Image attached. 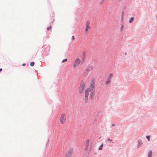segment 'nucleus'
<instances>
[{"mask_svg": "<svg viewBox=\"0 0 157 157\" xmlns=\"http://www.w3.org/2000/svg\"><path fill=\"white\" fill-rule=\"evenodd\" d=\"M95 84V79L94 78H92L90 81V86L87 88L85 91L84 93V102L86 103L88 101V97L89 95L90 98L92 99L94 96V85Z\"/></svg>", "mask_w": 157, "mask_h": 157, "instance_id": "1", "label": "nucleus"}, {"mask_svg": "<svg viewBox=\"0 0 157 157\" xmlns=\"http://www.w3.org/2000/svg\"><path fill=\"white\" fill-rule=\"evenodd\" d=\"M66 121V115L65 113H62L60 116V122L61 124H64Z\"/></svg>", "mask_w": 157, "mask_h": 157, "instance_id": "2", "label": "nucleus"}, {"mask_svg": "<svg viewBox=\"0 0 157 157\" xmlns=\"http://www.w3.org/2000/svg\"><path fill=\"white\" fill-rule=\"evenodd\" d=\"M85 86V84L84 82H82L81 83L78 90V91L79 94H82L83 93L84 90Z\"/></svg>", "mask_w": 157, "mask_h": 157, "instance_id": "3", "label": "nucleus"}, {"mask_svg": "<svg viewBox=\"0 0 157 157\" xmlns=\"http://www.w3.org/2000/svg\"><path fill=\"white\" fill-rule=\"evenodd\" d=\"M90 22L89 21H87L86 23V27L85 29V32L86 33H88V30L90 29Z\"/></svg>", "mask_w": 157, "mask_h": 157, "instance_id": "4", "label": "nucleus"}, {"mask_svg": "<svg viewBox=\"0 0 157 157\" xmlns=\"http://www.w3.org/2000/svg\"><path fill=\"white\" fill-rule=\"evenodd\" d=\"M81 63V60L78 58L75 60L73 64V67L75 68L78 66Z\"/></svg>", "mask_w": 157, "mask_h": 157, "instance_id": "5", "label": "nucleus"}, {"mask_svg": "<svg viewBox=\"0 0 157 157\" xmlns=\"http://www.w3.org/2000/svg\"><path fill=\"white\" fill-rule=\"evenodd\" d=\"M93 68V67L92 66H88L86 69V71H91Z\"/></svg>", "mask_w": 157, "mask_h": 157, "instance_id": "6", "label": "nucleus"}, {"mask_svg": "<svg viewBox=\"0 0 157 157\" xmlns=\"http://www.w3.org/2000/svg\"><path fill=\"white\" fill-rule=\"evenodd\" d=\"M90 142V140L89 139H88L86 140V147H88L89 145V143Z\"/></svg>", "mask_w": 157, "mask_h": 157, "instance_id": "7", "label": "nucleus"}, {"mask_svg": "<svg viewBox=\"0 0 157 157\" xmlns=\"http://www.w3.org/2000/svg\"><path fill=\"white\" fill-rule=\"evenodd\" d=\"M113 74L112 73H110L109 74L107 78L111 80V78L113 76Z\"/></svg>", "mask_w": 157, "mask_h": 157, "instance_id": "8", "label": "nucleus"}, {"mask_svg": "<svg viewBox=\"0 0 157 157\" xmlns=\"http://www.w3.org/2000/svg\"><path fill=\"white\" fill-rule=\"evenodd\" d=\"M111 80L107 78V80L106 81V83L108 85L109 84Z\"/></svg>", "mask_w": 157, "mask_h": 157, "instance_id": "9", "label": "nucleus"}, {"mask_svg": "<svg viewBox=\"0 0 157 157\" xmlns=\"http://www.w3.org/2000/svg\"><path fill=\"white\" fill-rule=\"evenodd\" d=\"M152 154V151H150L148 153V157H151Z\"/></svg>", "mask_w": 157, "mask_h": 157, "instance_id": "10", "label": "nucleus"}, {"mask_svg": "<svg viewBox=\"0 0 157 157\" xmlns=\"http://www.w3.org/2000/svg\"><path fill=\"white\" fill-rule=\"evenodd\" d=\"M134 20V18L133 17H132L130 19V20L129 21V22L130 23H131L132 22V21H133Z\"/></svg>", "mask_w": 157, "mask_h": 157, "instance_id": "11", "label": "nucleus"}, {"mask_svg": "<svg viewBox=\"0 0 157 157\" xmlns=\"http://www.w3.org/2000/svg\"><path fill=\"white\" fill-rule=\"evenodd\" d=\"M124 26L123 25H121V27H120V30L121 31H122L123 29V28H124Z\"/></svg>", "mask_w": 157, "mask_h": 157, "instance_id": "12", "label": "nucleus"}, {"mask_svg": "<svg viewBox=\"0 0 157 157\" xmlns=\"http://www.w3.org/2000/svg\"><path fill=\"white\" fill-rule=\"evenodd\" d=\"M103 146V144H102L101 145V146H100V147H99V150H101L102 149Z\"/></svg>", "mask_w": 157, "mask_h": 157, "instance_id": "13", "label": "nucleus"}, {"mask_svg": "<svg viewBox=\"0 0 157 157\" xmlns=\"http://www.w3.org/2000/svg\"><path fill=\"white\" fill-rule=\"evenodd\" d=\"M146 137L149 141H150V136H146Z\"/></svg>", "mask_w": 157, "mask_h": 157, "instance_id": "14", "label": "nucleus"}, {"mask_svg": "<svg viewBox=\"0 0 157 157\" xmlns=\"http://www.w3.org/2000/svg\"><path fill=\"white\" fill-rule=\"evenodd\" d=\"M30 65L31 66H33L34 65V62H32L30 63Z\"/></svg>", "mask_w": 157, "mask_h": 157, "instance_id": "15", "label": "nucleus"}, {"mask_svg": "<svg viewBox=\"0 0 157 157\" xmlns=\"http://www.w3.org/2000/svg\"><path fill=\"white\" fill-rule=\"evenodd\" d=\"M67 61V59H63L62 61V62L63 63V62H64L66 61Z\"/></svg>", "mask_w": 157, "mask_h": 157, "instance_id": "16", "label": "nucleus"}, {"mask_svg": "<svg viewBox=\"0 0 157 157\" xmlns=\"http://www.w3.org/2000/svg\"><path fill=\"white\" fill-rule=\"evenodd\" d=\"M51 26H50L49 27H48L47 28V30H49L50 29H51Z\"/></svg>", "mask_w": 157, "mask_h": 157, "instance_id": "17", "label": "nucleus"}, {"mask_svg": "<svg viewBox=\"0 0 157 157\" xmlns=\"http://www.w3.org/2000/svg\"><path fill=\"white\" fill-rule=\"evenodd\" d=\"M72 40H74L75 39V36H72Z\"/></svg>", "mask_w": 157, "mask_h": 157, "instance_id": "18", "label": "nucleus"}, {"mask_svg": "<svg viewBox=\"0 0 157 157\" xmlns=\"http://www.w3.org/2000/svg\"><path fill=\"white\" fill-rule=\"evenodd\" d=\"M139 144H140H140H142V142L141 141H140L139 142Z\"/></svg>", "mask_w": 157, "mask_h": 157, "instance_id": "19", "label": "nucleus"}, {"mask_svg": "<svg viewBox=\"0 0 157 157\" xmlns=\"http://www.w3.org/2000/svg\"><path fill=\"white\" fill-rule=\"evenodd\" d=\"M108 140H109V141H112V140H110L109 138H108Z\"/></svg>", "mask_w": 157, "mask_h": 157, "instance_id": "20", "label": "nucleus"}, {"mask_svg": "<svg viewBox=\"0 0 157 157\" xmlns=\"http://www.w3.org/2000/svg\"><path fill=\"white\" fill-rule=\"evenodd\" d=\"M2 68H0V72L2 71Z\"/></svg>", "mask_w": 157, "mask_h": 157, "instance_id": "21", "label": "nucleus"}, {"mask_svg": "<svg viewBox=\"0 0 157 157\" xmlns=\"http://www.w3.org/2000/svg\"><path fill=\"white\" fill-rule=\"evenodd\" d=\"M115 125L114 124H112V126H114Z\"/></svg>", "mask_w": 157, "mask_h": 157, "instance_id": "22", "label": "nucleus"}, {"mask_svg": "<svg viewBox=\"0 0 157 157\" xmlns=\"http://www.w3.org/2000/svg\"><path fill=\"white\" fill-rule=\"evenodd\" d=\"M25 64H23V66H25Z\"/></svg>", "mask_w": 157, "mask_h": 157, "instance_id": "23", "label": "nucleus"}]
</instances>
